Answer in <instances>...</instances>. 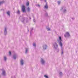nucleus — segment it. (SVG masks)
<instances>
[{
  "label": "nucleus",
  "instance_id": "1",
  "mask_svg": "<svg viewBox=\"0 0 78 78\" xmlns=\"http://www.w3.org/2000/svg\"><path fill=\"white\" fill-rule=\"evenodd\" d=\"M22 11H23V12H25V7L24 5L22 6Z\"/></svg>",
  "mask_w": 78,
  "mask_h": 78
},
{
  "label": "nucleus",
  "instance_id": "2",
  "mask_svg": "<svg viewBox=\"0 0 78 78\" xmlns=\"http://www.w3.org/2000/svg\"><path fill=\"white\" fill-rule=\"evenodd\" d=\"M44 8L45 9H48V5H47V3H46V5L44 6Z\"/></svg>",
  "mask_w": 78,
  "mask_h": 78
},
{
  "label": "nucleus",
  "instance_id": "3",
  "mask_svg": "<svg viewBox=\"0 0 78 78\" xmlns=\"http://www.w3.org/2000/svg\"><path fill=\"white\" fill-rule=\"evenodd\" d=\"M21 65H23V61L22 60H21Z\"/></svg>",
  "mask_w": 78,
  "mask_h": 78
},
{
  "label": "nucleus",
  "instance_id": "4",
  "mask_svg": "<svg viewBox=\"0 0 78 78\" xmlns=\"http://www.w3.org/2000/svg\"><path fill=\"white\" fill-rule=\"evenodd\" d=\"M41 62L42 64H44V63L45 62V61H44V60H43V59L42 58L41 59Z\"/></svg>",
  "mask_w": 78,
  "mask_h": 78
},
{
  "label": "nucleus",
  "instance_id": "5",
  "mask_svg": "<svg viewBox=\"0 0 78 78\" xmlns=\"http://www.w3.org/2000/svg\"><path fill=\"white\" fill-rule=\"evenodd\" d=\"M66 34L67 36H70V35L69 34V32H66Z\"/></svg>",
  "mask_w": 78,
  "mask_h": 78
},
{
  "label": "nucleus",
  "instance_id": "6",
  "mask_svg": "<svg viewBox=\"0 0 78 78\" xmlns=\"http://www.w3.org/2000/svg\"><path fill=\"white\" fill-rule=\"evenodd\" d=\"M27 11H28V12H30V8L28 7L27 9Z\"/></svg>",
  "mask_w": 78,
  "mask_h": 78
},
{
  "label": "nucleus",
  "instance_id": "7",
  "mask_svg": "<svg viewBox=\"0 0 78 78\" xmlns=\"http://www.w3.org/2000/svg\"><path fill=\"white\" fill-rule=\"evenodd\" d=\"M7 14L9 16H10L9 11H8V12H7Z\"/></svg>",
  "mask_w": 78,
  "mask_h": 78
},
{
  "label": "nucleus",
  "instance_id": "8",
  "mask_svg": "<svg viewBox=\"0 0 78 78\" xmlns=\"http://www.w3.org/2000/svg\"><path fill=\"white\" fill-rule=\"evenodd\" d=\"M59 44L61 47H62V43L61 42H60Z\"/></svg>",
  "mask_w": 78,
  "mask_h": 78
},
{
  "label": "nucleus",
  "instance_id": "9",
  "mask_svg": "<svg viewBox=\"0 0 78 78\" xmlns=\"http://www.w3.org/2000/svg\"><path fill=\"white\" fill-rule=\"evenodd\" d=\"M59 39L60 41H62V40L61 39V37H59Z\"/></svg>",
  "mask_w": 78,
  "mask_h": 78
},
{
  "label": "nucleus",
  "instance_id": "10",
  "mask_svg": "<svg viewBox=\"0 0 78 78\" xmlns=\"http://www.w3.org/2000/svg\"><path fill=\"white\" fill-rule=\"evenodd\" d=\"M2 74L3 75H5V71H3L2 72Z\"/></svg>",
  "mask_w": 78,
  "mask_h": 78
},
{
  "label": "nucleus",
  "instance_id": "11",
  "mask_svg": "<svg viewBox=\"0 0 78 78\" xmlns=\"http://www.w3.org/2000/svg\"><path fill=\"white\" fill-rule=\"evenodd\" d=\"M26 5H27V6H29V2H28L27 3Z\"/></svg>",
  "mask_w": 78,
  "mask_h": 78
},
{
  "label": "nucleus",
  "instance_id": "12",
  "mask_svg": "<svg viewBox=\"0 0 78 78\" xmlns=\"http://www.w3.org/2000/svg\"><path fill=\"white\" fill-rule=\"evenodd\" d=\"M44 77H46V78H48V76L46 75H45L44 76Z\"/></svg>",
  "mask_w": 78,
  "mask_h": 78
},
{
  "label": "nucleus",
  "instance_id": "13",
  "mask_svg": "<svg viewBox=\"0 0 78 78\" xmlns=\"http://www.w3.org/2000/svg\"><path fill=\"white\" fill-rule=\"evenodd\" d=\"M9 54L10 55H11V51H9Z\"/></svg>",
  "mask_w": 78,
  "mask_h": 78
},
{
  "label": "nucleus",
  "instance_id": "14",
  "mask_svg": "<svg viewBox=\"0 0 78 78\" xmlns=\"http://www.w3.org/2000/svg\"><path fill=\"white\" fill-rule=\"evenodd\" d=\"M17 13L18 14H20V11H19V10H18V12H17Z\"/></svg>",
  "mask_w": 78,
  "mask_h": 78
},
{
  "label": "nucleus",
  "instance_id": "15",
  "mask_svg": "<svg viewBox=\"0 0 78 78\" xmlns=\"http://www.w3.org/2000/svg\"><path fill=\"white\" fill-rule=\"evenodd\" d=\"M4 59L5 61H6V57H4Z\"/></svg>",
  "mask_w": 78,
  "mask_h": 78
},
{
  "label": "nucleus",
  "instance_id": "16",
  "mask_svg": "<svg viewBox=\"0 0 78 78\" xmlns=\"http://www.w3.org/2000/svg\"><path fill=\"white\" fill-rule=\"evenodd\" d=\"M33 46L34 47H36V44H34Z\"/></svg>",
  "mask_w": 78,
  "mask_h": 78
},
{
  "label": "nucleus",
  "instance_id": "17",
  "mask_svg": "<svg viewBox=\"0 0 78 78\" xmlns=\"http://www.w3.org/2000/svg\"><path fill=\"white\" fill-rule=\"evenodd\" d=\"M3 3V2H0V4H2V3Z\"/></svg>",
  "mask_w": 78,
  "mask_h": 78
},
{
  "label": "nucleus",
  "instance_id": "18",
  "mask_svg": "<svg viewBox=\"0 0 78 78\" xmlns=\"http://www.w3.org/2000/svg\"><path fill=\"white\" fill-rule=\"evenodd\" d=\"M60 3H61V2H58V5H59V4H60Z\"/></svg>",
  "mask_w": 78,
  "mask_h": 78
},
{
  "label": "nucleus",
  "instance_id": "19",
  "mask_svg": "<svg viewBox=\"0 0 78 78\" xmlns=\"http://www.w3.org/2000/svg\"><path fill=\"white\" fill-rule=\"evenodd\" d=\"M5 32H6V28H5Z\"/></svg>",
  "mask_w": 78,
  "mask_h": 78
},
{
  "label": "nucleus",
  "instance_id": "20",
  "mask_svg": "<svg viewBox=\"0 0 78 78\" xmlns=\"http://www.w3.org/2000/svg\"><path fill=\"white\" fill-rule=\"evenodd\" d=\"M13 58H14V59H16V56H13Z\"/></svg>",
  "mask_w": 78,
  "mask_h": 78
},
{
  "label": "nucleus",
  "instance_id": "21",
  "mask_svg": "<svg viewBox=\"0 0 78 78\" xmlns=\"http://www.w3.org/2000/svg\"><path fill=\"white\" fill-rule=\"evenodd\" d=\"M28 51V50L27 49H26V53H27V51Z\"/></svg>",
  "mask_w": 78,
  "mask_h": 78
},
{
  "label": "nucleus",
  "instance_id": "22",
  "mask_svg": "<svg viewBox=\"0 0 78 78\" xmlns=\"http://www.w3.org/2000/svg\"><path fill=\"white\" fill-rule=\"evenodd\" d=\"M56 45L57 47H58V45H57V44H56Z\"/></svg>",
  "mask_w": 78,
  "mask_h": 78
},
{
  "label": "nucleus",
  "instance_id": "23",
  "mask_svg": "<svg viewBox=\"0 0 78 78\" xmlns=\"http://www.w3.org/2000/svg\"><path fill=\"white\" fill-rule=\"evenodd\" d=\"M44 2H47V1H46V0H45Z\"/></svg>",
  "mask_w": 78,
  "mask_h": 78
},
{
  "label": "nucleus",
  "instance_id": "24",
  "mask_svg": "<svg viewBox=\"0 0 78 78\" xmlns=\"http://www.w3.org/2000/svg\"><path fill=\"white\" fill-rule=\"evenodd\" d=\"M48 31H49V30H50V29H49V28L48 29Z\"/></svg>",
  "mask_w": 78,
  "mask_h": 78
},
{
  "label": "nucleus",
  "instance_id": "25",
  "mask_svg": "<svg viewBox=\"0 0 78 78\" xmlns=\"http://www.w3.org/2000/svg\"><path fill=\"white\" fill-rule=\"evenodd\" d=\"M65 37H66V35H65Z\"/></svg>",
  "mask_w": 78,
  "mask_h": 78
},
{
  "label": "nucleus",
  "instance_id": "26",
  "mask_svg": "<svg viewBox=\"0 0 78 78\" xmlns=\"http://www.w3.org/2000/svg\"><path fill=\"white\" fill-rule=\"evenodd\" d=\"M61 73L62 74V73H60V74H61Z\"/></svg>",
  "mask_w": 78,
  "mask_h": 78
},
{
  "label": "nucleus",
  "instance_id": "27",
  "mask_svg": "<svg viewBox=\"0 0 78 78\" xmlns=\"http://www.w3.org/2000/svg\"><path fill=\"white\" fill-rule=\"evenodd\" d=\"M38 6L40 7V5H38Z\"/></svg>",
  "mask_w": 78,
  "mask_h": 78
},
{
  "label": "nucleus",
  "instance_id": "28",
  "mask_svg": "<svg viewBox=\"0 0 78 78\" xmlns=\"http://www.w3.org/2000/svg\"><path fill=\"white\" fill-rule=\"evenodd\" d=\"M62 54H63V52H62Z\"/></svg>",
  "mask_w": 78,
  "mask_h": 78
},
{
  "label": "nucleus",
  "instance_id": "29",
  "mask_svg": "<svg viewBox=\"0 0 78 78\" xmlns=\"http://www.w3.org/2000/svg\"><path fill=\"white\" fill-rule=\"evenodd\" d=\"M65 11H66V9H65Z\"/></svg>",
  "mask_w": 78,
  "mask_h": 78
}]
</instances>
